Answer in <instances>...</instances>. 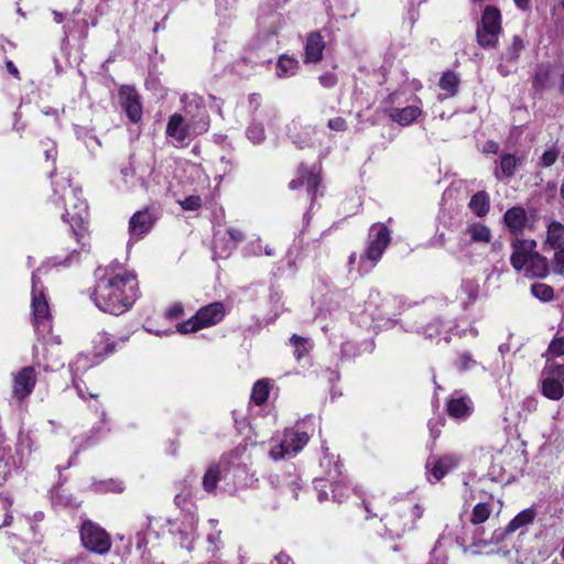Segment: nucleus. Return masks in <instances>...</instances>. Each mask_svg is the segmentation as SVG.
Listing matches in <instances>:
<instances>
[{
  "instance_id": "nucleus-1",
  "label": "nucleus",
  "mask_w": 564,
  "mask_h": 564,
  "mask_svg": "<svg viewBox=\"0 0 564 564\" xmlns=\"http://www.w3.org/2000/svg\"><path fill=\"white\" fill-rule=\"evenodd\" d=\"M139 296L135 274L119 262L96 270V285L91 294L95 305L102 312L121 315Z\"/></svg>"
},
{
  "instance_id": "nucleus-2",
  "label": "nucleus",
  "mask_w": 564,
  "mask_h": 564,
  "mask_svg": "<svg viewBox=\"0 0 564 564\" xmlns=\"http://www.w3.org/2000/svg\"><path fill=\"white\" fill-rule=\"evenodd\" d=\"M42 271L43 268H40L33 272L32 275L31 307L35 330L44 336L51 333L52 314L43 286L40 283V274Z\"/></svg>"
},
{
  "instance_id": "nucleus-3",
  "label": "nucleus",
  "mask_w": 564,
  "mask_h": 564,
  "mask_svg": "<svg viewBox=\"0 0 564 564\" xmlns=\"http://www.w3.org/2000/svg\"><path fill=\"white\" fill-rule=\"evenodd\" d=\"M391 241L390 230L383 224H375L369 230V241L360 257V270L365 273L376 267Z\"/></svg>"
},
{
  "instance_id": "nucleus-4",
  "label": "nucleus",
  "mask_w": 564,
  "mask_h": 564,
  "mask_svg": "<svg viewBox=\"0 0 564 564\" xmlns=\"http://www.w3.org/2000/svg\"><path fill=\"white\" fill-rule=\"evenodd\" d=\"M196 117V120L185 124L183 117L181 115L174 113L167 122V135L175 139V141L178 143H183L194 135L206 132L209 127V118L207 111L205 109H198Z\"/></svg>"
},
{
  "instance_id": "nucleus-5",
  "label": "nucleus",
  "mask_w": 564,
  "mask_h": 564,
  "mask_svg": "<svg viewBox=\"0 0 564 564\" xmlns=\"http://www.w3.org/2000/svg\"><path fill=\"white\" fill-rule=\"evenodd\" d=\"M225 316V305L221 302H214L200 307L197 313L186 322L178 323L176 329L181 334L194 333L218 324Z\"/></svg>"
},
{
  "instance_id": "nucleus-6",
  "label": "nucleus",
  "mask_w": 564,
  "mask_h": 564,
  "mask_svg": "<svg viewBox=\"0 0 564 564\" xmlns=\"http://www.w3.org/2000/svg\"><path fill=\"white\" fill-rule=\"evenodd\" d=\"M61 200L65 207V213L62 217L76 232L77 229L83 227L84 220L87 217V204L80 197V191L70 185L63 187Z\"/></svg>"
},
{
  "instance_id": "nucleus-7",
  "label": "nucleus",
  "mask_w": 564,
  "mask_h": 564,
  "mask_svg": "<svg viewBox=\"0 0 564 564\" xmlns=\"http://www.w3.org/2000/svg\"><path fill=\"white\" fill-rule=\"evenodd\" d=\"M423 510L419 505L393 511L382 520L386 530L391 538H400L414 527L415 520L420 519Z\"/></svg>"
},
{
  "instance_id": "nucleus-8",
  "label": "nucleus",
  "mask_w": 564,
  "mask_h": 564,
  "mask_svg": "<svg viewBox=\"0 0 564 564\" xmlns=\"http://www.w3.org/2000/svg\"><path fill=\"white\" fill-rule=\"evenodd\" d=\"M501 31V15L499 10L487 7L477 28V40L481 47H496Z\"/></svg>"
},
{
  "instance_id": "nucleus-9",
  "label": "nucleus",
  "mask_w": 564,
  "mask_h": 564,
  "mask_svg": "<svg viewBox=\"0 0 564 564\" xmlns=\"http://www.w3.org/2000/svg\"><path fill=\"white\" fill-rule=\"evenodd\" d=\"M80 540L85 549L97 554H106L111 547L110 535L99 524L85 520L80 527Z\"/></svg>"
},
{
  "instance_id": "nucleus-10",
  "label": "nucleus",
  "mask_w": 564,
  "mask_h": 564,
  "mask_svg": "<svg viewBox=\"0 0 564 564\" xmlns=\"http://www.w3.org/2000/svg\"><path fill=\"white\" fill-rule=\"evenodd\" d=\"M491 238L492 234L488 226L480 221L469 223L460 232L459 240L451 252L453 254L466 253L470 245H487L491 241Z\"/></svg>"
},
{
  "instance_id": "nucleus-11",
  "label": "nucleus",
  "mask_w": 564,
  "mask_h": 564,
  "mask_svg": "<svg viewBox=\"0 0 564 564\" xmlns=\"http://www.w3.org/2000/svg\"><path fill=\"white\" fill-rule=\"evenodd\" d=\"M310 436L300 430H285L280 444L272 447L270 455L273 459H281L299 453L308 442Z\"/></svg>"
},
{
  "instance_id": "nucleus-12",
  "label": "nucleus",
  "mask_w": 564,
  "mask_h": 564,
  "mask_svg": "<svg viewBox=\"0 0 564 564\" xmlns=\"http://www.w3.org/2000/svg\"><path fill=\"white\" fill-rule=\"evenodd\" d=\"M12 399L19 403L23 402L33 391L37 373L33 367H23L12 372Z\"/></svg>"
},
{
  "instance_id": "nucleus-13",
  "label": "nucleus",
  "mask_w": 564,
  "mask_h": 564,
  "mask_svg": "<svg viewBox=\"0 0 564 564\" xmlns=\"http://www.w3.org/2000/svg\"><path fill=\"white\" fill-rule=\"evenodd\" d=\"M564 366L550 365L542 372V392L551 400H560L564 390Z\"/></svg>"
},
{
  "instance_id": "nucleus-14",
  "label": "nucleus",
  "mask_w": 564,
  "mask_h": 564,
  "mask_svg": "<svg viewBox=\"0 0 564 564\" xmlns=\"http://www.w3.org/2000/svg\"><path fill=\"white\" fill-rule=\"evenodd\" d=\"M462 456L458 454H445L441 457H430L426 462V471L429 481H438L449 471L458 467Z\"/></svg>"
},
{
  "instance_id": "nucleus-15",
  "label": "nucleus",
  "mask_w": 564,
  "mask_h": 564,
  "mask_svg": "<svg viewBox=\"0 0 564 564\" xmlns=\"http://www.w3.org/2000/svg\"><path fill=\"white\" fill-rule=\"evenodd\" d=\"M512 254L510 257L511 265L517 270L521 271L530 260L531 256L534 254L536 242L532 239H513Z\"/></svg>"
},
{
  "instance_id": "nucleus-16",
  "label": "nucleus",
  "mask_w": 564,
  "mask_h": 564,
  "mask_svg": "<svg viewBox=\"0 0 564 564\" xmlns=\"http://www.w3.org/2000/svg\"><path fill=\"white\" fill-rule=\"evenodd\" d=\"M119 101L129 119L137 122L142 117L140 96L133 87L122 86L119 90Z\"/></svg>"
},
{
  "instance_id": "nucleus-17",
  "label": "nucleus",
  "mask_w": 564,
  "mask_h": 564,
  "mask_svg": "<svg viewBox=\"0 0 564 564\" xmlns=\"http://www.w3.org/2000/svg\"><path fill=\"white\" fill-rule=\"evenodd\" d=\"M229 236V240L225 242V236H221L219 232L215 235L214 239V249L215 253L220 258H226L230 254L231 250L243 240V232L234 227H229L226 231Z\"/></svg>"
},
{
  "instance_id": "nucleus-18",
  "label": "nucleus",
  "mask_w": 564,
  "mask_h": 564,
  "mask_svg": "<svg viewBox=\"0 0 564 564\" xmlns=\"http://www.w3.org/2000/svg\"><path fill=\"white\" fill-rule=\"evenodd\" d=\"M387 111L394 122L401 126H409L422 115V107L420 105H410L403 108L391 106Z\"/></svg>"
},
{
  "instance_id": "nucleus-19",
  "label": "nucleus",
  "mask_w": 564,
  "mask_h": 564,
  "mask_svg": "<svg viewBox=\"0 0 564 564\" xmlns=\"http://www.w3.org/2000/svg\"><path fill=\"white\" fill-rule=\"evenodd\" d=\"M153 225V218L148 210L137 212L129 221L130 240L139 239L149 230Z\"/></svg>"
},
{
  "instance_id": "nucleus-20",
  "label": "nucleus",
  "mask_w": 564,
  "mask_h": 564,
  "mask_svg": "<svg viewBox=\"0 0 564 564\" xmlns=\"http://www.w3.org/2000/svg\"><path fill=\"white\" fill-rule=\"evenodd\" d=\"M325 42L318 32H311L306 37L304 63H316L322 59Z\"/></svg>"
},
{
  "instance_id": "nucleus-21",
  "label": "nucleus",
  "mask_w": 564,
  "mask_h": 564,
  "mask_svg": "<svg viewBox=\"0 0 564 564\" xmlns=\"http://www.w3.org/2000/svg\"><path fill=\"white\" fill-rule=\"evenodd\" d=\"M473 402L469 398L454 393L447 402L448 414L454 419H465L470 415Z\"/></svg>"
},
{
  "instance_id": "nucleus-22",
  "label": "nucleus",
  "mask_w": 564,
  "mask_h": 564,
  "mask_svg": "<svg viewBox=\"0 0 564 564\" xmlns=\"http://www.w3.org/2000/svg\"><path fill=\"white\" fill-rule=\"evenodd\" d=\"M503 221L512 234L521 232L528 224V215L522 207H512L505 213Z\"/></svg>"
},
{
  "instance_id": "nucleus-23",
  "label": "nucleus",
  "mask_w": 564,
  "mask_h": 564,
  "mask_svg": "<svg viewBox=\"0 0 564 564\" xmlns=\"http://www.w3.org/2000/svg\"><path fill=\"white\" fill-rule=\"evenodd\" d=\"M501 502L495 501L492 498L487 502L477 503L471 512L470 521L473 524H481L489 519L490 514L496 511L497 513L501 510Z\"/></svg>"
},
{
  "instance_id": "nucleus-24",
  "label": "nucleus",
  "mask_w": 564,
  "mask_h": 564,
  "mask_svg": "<svg viewBox=\"0 0 564 564\" xmlns=\"http://www.w3.org/2000/svg\"><path fill=\"white\" fill-rule=\"evenodd\" d=\"M564 247V225L553 220L547 225L544 249L555 250Z\"/></svg>"
},
{
  "instance_id": "nucleus-25",
  "label": "nucleus",
  "mask_w": 564,
  "mask_h": 564,
  "mask_svg": "<svg viewBox=\"0 0 564 564\" xmlns=\"http://www.w3.org/2000/svg\"><path fill=\"white\" fill-rule=\"evenodd\" d=\"M524 269L525 275L530 278H545L549 273V261L545 257L534 252Z\"/></svg>"
},
{
  "instance_id": "nucleus-26",
  "label": "nucleus",
  "mask_w": 564,
  "mask_h": 564,
  "mask_svg": "<svg viewBox=\"0 0 564 564\" xmlns=\"http://www.w3.org/2000/svg\"><path fill=\"white\" fill-rule=\"evenodd\" d=\"M300 173L301 174L297 178L291 181L290 188L295 189V188H299L300 186L305 185L308 195H311V197L314 198L315 191L319 183L318 176L315 173L310 172V171H305V172L301 171Z\"/></svg>"
},
{
  "instance_id": "nucleus-27",
  "label": "nucleus",
  "mask_w": 564,
  "mask_h": 564,
  "mask_svg": "<svg viewBox=\"0 0 564 564\" xmlns=\"http://www.w3.org/2000/svg\"><path fill=\"white\" fill-rule=\"evenodd\" d=\"M299 61L290 55H281L276 62L275 74L279 78H288L299 70Z\"/></svg>"
},
{
  "instance_id": "nucleus-28",
  "label": "nucleus",
  "mask_w": 564,
  "mask_h": 564,
  "mask_svg": "<svg viewBox=\"0 0 564 564\" xmlns=\"http://www.w3.org/2000/svg\"><path fill=\"white\" fill-rule=\"evenodd\" d=\"M134 181V169L128 164L120 169L119 173L113 177L112 182L118 189L128 191L133 187Z\"/></svg>"
},
{
  "instance_id": "nucleus-29",
  "label": "nucleus",
  "mask_w": 564,
  "mask_h": 564,
  "mask_svg": "<svg viewBox=\"0 0 564 564\" xmlns=\"http://www.w3.org/2000/svg\"><path fill=\"white\" fill-rule=\"evenodd\" d=\"M93 348L95 355L101 357L112 352L115 344L108 333L99 332L93 338Z\"/></svg>"
},
{
  "instance_id": "nucleus-30",
  "label": "nucleus",
  "mask_w": 564,
  "mask_h": 564,
  "mask_svg": "<svg viewBox=\"0 0 564 564\" xmlns=\"http://www.w3.org/2000/svg\"><path fill=\"white\" fill-rule=\"evenodd\" d=\"M453 327L454 323L452 321H435L427 326L426 335L429 337H443V339L447 343L449 340V333L453 330Z\"/></svg>"
},
{
  "instance_id": "nucleus-31",
  "label": "nucleus",
  "mask_w": 564,
  "mask_h": 564,
  "mask_svg": "<svg viewBox=\"0 0 564 564\" xmlns=\"http://www.w3.org/2000/svg\"><path fill=\"white\" fill-rule=\"evenodd\" d=\"M470 210L478 217H484L489 212V197L485 192L476 193L469 202Z\"/></svg>"
},
{
  "instance_id": "nucleus-32",
  "label": "nucleus",
  "mask_w": 564,
  "mask_h": 564,
  "mask_svg": "<svg viewBox=\"0 0 564 564\" xmlns=\"http://www.w3.org/2000/svg\"><path fill=\"white\" fill-rule=\"evenodd\" d=\"M535 512L533 509H525L518 513L508 524L506 531L508 533L514 532L516 530L524 527L533 521Z\"/></svg>"
},
{
  "instance_id": "nucleus-33",
  "label": "nucleus",
  "mask_w": 564,
  "mask_h": 564,
  "mask_svg": "<svg viewBox=\"0 0 564 564\" xmlns=\"http://www.w3.org/2000/svg\"><path fill=\"white\" fill-rule=\"evenodd\" d=\"M269 391V381L264 379L258 380L252 388L251 401L257 405L263 404L268 399Z\"/></svg>"
},
{
  "instance_id": "nucleus-34",
  "label": "nucleus",
  "mask_w": 564,
  "mask_h": 564,
  "mask_svg": "<svg viewBox=\"0 0 564 564\" xmlns=\"http://www.w3.org/2000/svg\"><path fill=\"white\" fill-rule=\"evenodd\" d=\"M459 79L453 72H446L440 79V87L446 93V97H453L457 93Z\"/></svg>"
},
{
  "instance_id": "nucleus-35",
  "label": "nucleus",
  "mask_w": 564,
  "mask_h": 564,
  "mask_svg": "<svg viewBox=\"0 0 564 564\" xmlns=\"http://www.w3.org/2000/svg\"><path fill=\"white\" fill-rule=\"evenodd\" d=\"M518 159L512 154H505L500 160V170L496 171L497 178L510 177L513 175Z\"/></svg>"
},
{
  "instance_id": "nucleus-36",
  "label": "nucleus",
  "mask_w": 564,
  "mask_h": 564,
  "mask_svg": "<svg viewBox=\"0 0 564 564\" xmlns=\"http://www.w3.org/2000/svg\"><path fill=\"white\" fill-rule=\"evenodd\" d=\"M220 468L217 465L209 466L203 477V487L207 492H213L220 478Z\"/></svg>"
},
{
  "instance_id": "nucleus-37",
  "label": "nucleus",
  "mask_w": 564,
  "mask_h": 564,
  "mask_svg": "<svg viewBox=\"0 0 564 564\" xmlns=\"http://www.w3.org/2000/svg\"><path fill=\"white\" fill-rule=\"evenodd\" d=\"M290 343L294 347V356L297 360H301L312 349V343L308 338L293 335Z\"/></svg>"
},
{
  "instance_id": "nucleus-38",
  "label": "nucleus",
  "mask_w": 564,
  "mask_h": 564,
  "mask_svg": "<svg viewBox=\"0 0 564 564\" xmlns=\"http://www.w3.org/2000/svg\"><path fill=\"white\" fill-rule=\"evenodd\" d=\"M247 138L253 143L259 144L264 140V130L262 122L253 119L246 131Z\"/></svg>"
},
{
  "instance_id": "nucleus-39",
  "label": "nucleus",
  "mask_w": 564,
  "mask_h": 564,
  "mask_svg": "<svg viewBox=\"0 0 564 564\" xmlns=\"http://www.w3.org/2000/svg\"><path fill=\"white\" fill-rule=\"evenodd\" d=\"M531 293L534 297L543 302H549L553 299V289L544 283H533L531 286Z\"/></svg>"
},
{
  "instance_id": "nucleus-40",
  "label": "nucleus",
  "mask_w": 564,
  "mask_h": 564,
  "mask_svg": "<svg viewBox=\"0 0 564 564\" xmlns=\"http://www.w3.org/2000/svg\"><path fill=\"white\" fill-rule=\"evenodd\" d=\"M551 269L555 274L564 275V247L554 250Z\"/></svg>"
},
{
  "instance_id": "nucleus-41",
  "label": "nucleus",
  "mask_w": 564,
  "mask_h": 564,
  "mask_svg": "<svg viewBox=\"0 0 564 564\" xmlns=\"http://www.w3.org/2000/svg\"><path fill=\"white\" fill-rule=\"evenodd\" d=\"M524 48L523 40L516 35L512 37V43L506 53L508 61H516L519 57L520 52Z\"/></svg>"
},
{
  "instance_id": "nucleus-42",
  "label": "nucleus",
  "mask_w": 564,
  "mask_h": 564,
  "mask_svg": "<svg viewBox=\"0 0 564 564\" xmlns=\"http://www.w3.org/2000/svg\"><path fill=\"white\" fill-rule=\"evenodd\" d=\"M178 204L184 210H197L202 206V198L197 195H191L178 200Z\"/></svg>"
},
{
  "instance_id": "nucleus-43",
  "label": "nucleus",
  "mask_w": 564,
  "mask_h": 564,
  "mask_svg": "<svg viewBox=\"0 0 564 564\" xmlns=\"http://www.w3.org/2000/svg\"><path fill=\"white\" fill-rule=\"evenodd\" d=\"M95 486H96L97 491L121 492L123 490L122 484L118 482V481H113V480L102 481V482L96 484Z\"/></svg>"
},
{
  "instance_id": "nucleus-44",
  "label": "nucleus",
  "mask_w": 564,
  "mask_h": 564,
  "mask_svg": "<svg viewBox=\"0 0 564 564\" xmlns=\"http://www.w3.org/2000/svg\"><path fill=\"white\" fill-rule=\"evenodd\" d=\"M549 354L554 357L564 356V336L551 341L549 345Z\"/></svg>"
},
{
  "instance_id": "nucleus-45",
  "label": "nucleus",
  "mask_w": 564,
  "mask_h": 564,
  "mask_svg": "<svg viewBox=\"0 0 564 564\" xmlns=\"http://www.w3.org/2000/svg\"><path fill=\"white\" fill-rule=\"evenodd\" d=\"M558 152L554 149L546 150L541 156V165L544 167H549L555 163L557 160Z\"/></svg>"
},
{
  "instance_id": "nucleus-46",
  "label": "nucleus",
  "mask_w": 564,
  "mask_h": 564,
  "mask_svg": "<svg viewBox=\"0 0 564 564\" xmlns=\"http://www.w3.org/2000/svg\"><path fill=\"white\" fill-rule=\"evenodd\" d=\"M318 79L321 85L324 86L325 88L333 87L337 82L336 75L333 73H325L321 75Z\"/></svg>"
},
{
  "instance_id": "nucleus-47",
  "label": "nucleus",
  "mask_w": 564,
  "mask_h": 564,
  "mask_svg": "<svg viewBox=\"0 0 564 564\" xmlns=\"http://www.w3.org/2000/svg\"><path fill=\"white\" fill-rule=\"evenodd\" d=\"M475 361L471 359V357L464 352L459 356L456 365L458 367L459 370H466L468 368H470V366L474 364Z\"/></svg>"
},
{
  "instance_id": "nucleus-48",
  "label": "nucleus",
  "mask_w": 564,
  "mask_h": 564,
  "mask_svg": "<svg viewBox=\"0 0 564 564\" xmlns=\"http://www.w3.org/2000/svg\"><path fill=\"white\" fill-rule=\"evenodd\" d=\"M332 486L333 498L337 501H341L348 491L347 488H344V486L339 482H335Z\"/></svg>"
},
{
  "instance_id": "nucleus-49",
  "label": "nucleus",
  "mask_w": 564,
  "mask_h": 564,
  "mask_svg": "<svg viewBox=\"0 0 564 564\" xmlns=\"http://www.w3.org/2000/svg\"><path fill=\"white\" fill-rule=\"evenodd\" d=\"M328 127H329V129H332L334 131H344V130H346L347 124L343 118L336 117L328 121Z\"/></svg>"
},
{
  "instance_id": "nucleus-50",
  "label": "nucleus",
  "mask_w": 564,
  "mask_h": 564,
  "mask_svg": "<svg viewBox=\"0 0 564 564\" xmlns=\"http://www.w3.org/2000/svg\"><path fill=\"white\" fill-rule=\"evenodd\" d=\"M184 308L181 303L173 304L165 313L169 318H177L183 315Z\"/></svg>"
},
{
  "instance_id": "nucleus-51",
  "label": "nucleus",
  "mask_w": 564,
  "mask_h": 564,
  "mask_svg": "<svg viewBox=\"0 0 564 564\" xmlns=\"http://www.w3.org/2000/svg\"><path fill=\"white\" fill-rule=\"evenodd\" d=\"M208 542L214 546V550L220 549V531L208 535Z\"/></svg>"
},
{
  "instance_id": "nucleus-52",
  "label": "nucleus",
  "mask_w": 564,
  "mask_h": 564,
  "mask_svg": "<svg viewBox=\"0 0 564 564\" xmlns=\"http://www.w3.org/2000/svg\"><path fill=\"white\" fill-rule=\"evenodd\" d=\"M249 253L250 254H253V256H260L261 254V243H260V239H258L257 241L254 242H251L250 246H249Z\"/></svg>"
},
{
  "instance_id": "nucleus-53",
  "label": "nucleus",
  "mask_w": 564,
  "mask_h": 564,
  "mask_svg": "<svg viewBox=\"0 0 564 564\" xmlns=\"http://www.w3.org/2000/svg\"><path fill=\"white\" fill-rule=\"evenodd\" d=\"M276 564H294L289 555L280 553L275 557Z\"/></svg>"
},
{
  "instance_id": "nucleus-54",
  "label": "nucleus",
  "mask_w": 564,
  "mask_h": 564,
  "mask_svg": "<svg viewBox=\"0 0 564 564\" xmlns=\"http://www.w3.org/2000/svg\"><path fill=\"white\" fill-rule=\"evenodd\" d=\"M7 69H8V72H9L11 75H13V76L18 77V75H19V70H18V68L15 67V65L13 64V62H11V61H8V62H7Z\"/></svg>"
},
{
  "instance_id": "nucleus-55",
  "label": "nucleus",
  "mask_w": 564,
  "mask_h": 564,
  "mask_svg": "<svg viewBox=\"0 0 564 564\" xmlns=\"http://www.w3.org/2000/svg\"><path fill=\"white\" fill-rule=\"evenodd\" d=\"M518 8L527 10L530 6V0H513Z\"/></svg>"
},
{
  "instance_id": "nucleus-56",
  "label": "nucleus",
  "mask_w": 564,
  "mask_h": 564,
  "mask_svg": "<svg viewBox=\"0 0 564 564\" xmlns=\"http://www.w3.org/2000/svg\"><path fill=\"white\" fill-rule=\"evenodd\" d=\"M12 522V516L7 513L3 523L0 527H8Z\"/></svg>"
},
{
  "instance_id": "nucleus-57",
  "label": "nucleus",
  "mask_w": 564,
  "mask_h": 564,
  "mask_svg": "<svg viewBox=\"0 0 564 564\" xmlns=\"http://www.w3.org/2000/svg\"><path fill=\"white\" fill-rule=\"evenodd\" d=\"M66 564H89V563H87L84 558H75V560L67 562Z\"/></svg>"
},
{
  "instance_id": "nucleus-58",
  "label": "nucleus",
  "mask_w": 564,
  "mask_h": 564,
  "mask_svg": "<svg viewBox=\"0 0 564 564\" xmlns=\"http://www.w3.org/2000/svg\"><path fill=\"white\" fill-rule=\"evenodd\" d=\"M264 253H265L267 256L271 257V256H273V254H274V249H273V248H271L270 246H267V247L264 248Z\"/></svg>"
},
{
  "instance_id": "nucleus-59",
  "label": "nucleus",
  "mask_w": 564,
  "mask_h": 564,
  "mask_svg": "<svg viewBox=\"0 0 564 564\" xmlns=\"http://www.w3.org/2000/svg\"><path fill=\"white\" fill-rule=\"evenodd\" d=\"M328 498V494L326 491L319 490L318 499L321 501L326 500Z\"/></svg>"
},
{
  "instance_id": "nucleus-60",
  "label": "nucleus",
  "mask_w": 564,
  "mask_h": 564,
  "mask_svg": "<svg viewBox=\"0 0 564 564\" xmlns=\"http://www.w3.org/2000/svg\"><path fill=\"white\" fill-rule=\"evenodd\" d=\"M240 475V474H246V469L242 468V467H237L234 469V475Z\"/></svg>"
},
{
  "instance_id": "nucleus-61",
  "label": "nucleus",
  "mask_w": 564,
  "mask_h": 564,
  "mask_svg": "<svg viewBox=\"0 0 564 564\" xmlns=\"http://www.w3.org/2000/svg\"><path fill=\"white\" fill-rule=\"evenodd\" d=\"M76 389H77V392H78V395L82 398V399H86V394L83 393V389L79 384L76 386Z\"/></svg>"
},
{
  "instance_id": "nucleus-62",
  "label": "nucleus",
  "mask_w": 564,
  "mask_h": 564,
  "mask_svg": "<svg viewBox=\"0 0 564 564\" xmlns=\"http://www.w3.org/2000/svg\"><path fill=\"white\" fill-rule=\"evenodd\" d=\"M497 144L496 143H489L487 151L496 152L497 151Z\"/></svg>"
},
{
  "instance_id": "nucleus-63",
  "label": "nucleus",
  "mask_w": 564,
  "mask_h": 564,
  "mask_svg": "<svg viewBox=\"0 0 564 564\" xmlns=\"http://www.w3.org/2000/svg\"><path fill=\"white\" fill-rule=\"evenodd\" d=\"M398 94H392L389 96V102L394 104L398 99Z\"/></svg>"
},
{
  "instance_id": "nucleus-64",
  "label": "nucleus",
  "mask_w": 564,
  "mask_h": 564,
  "mask_svg": "<svg viewBox=\"0 0 564 564\" xmlns=\"http://www.w3.org/2000/svg\"><path fill=\"white\" fill-rule=\"evenodd\" d=\"M561 90L564 91V68H563V72L561 74Z\"/></svg>"
}]
</instances>
